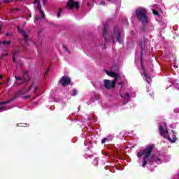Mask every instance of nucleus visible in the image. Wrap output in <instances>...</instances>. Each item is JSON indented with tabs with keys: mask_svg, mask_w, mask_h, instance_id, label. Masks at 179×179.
Here are the masks:
<instances>
[{
	"mask_svg": "<svg viewBox=\"0 0 179 179\" xmlns=\"http://www.w3.org/2000/svg\"><path fill=\"white\" fill-rule=\"evenodd\" d=\"M153 149H155V144H152L145 149L141 150L138 152L137 157L138 158L142 157V156H143L144 155L142 167H146L148 162V163H150V164H152L153 162H155V163H159V162H161L162 159L155 155L150 157V155H152V152H153Z\"/></svg>",
	"mask_w": 179,
	"mask_h": 179,
	"instance_id": "f257e3e1",
	"label": "nucleus"
},
{
	"mask_svg": "<svg viewBox=\"0 0 179 179\" xmlns=\"http://www.w3.org/2000/svg\"><path fill=\"white\" fill-rule=\"evenodd\" d=\"M33 87H34V85L33 84H31L27 90H21L15 94V96L8 100L7 101L0 102V111H1V110H3L4 108L3 106H5V104H9V103H11V101H13V100H16L17 97H19L20 96L26 94V93H29V92H30L31 89H33Z\"/></svg>",
	"mask_w": 179,
	"mask_h": 179,
	"instance_id": "f03ea898",
	"label": "nucleus"
},
{
	"mask_svg": "<svg viewBox=\"0 0 179 179\" xmlns=\"http://www.w3.org/2000/svg\"><path fill=\"white\" fill-rule=\"evenodd\" d=\"M136 17L139 22L146 24L148 22V10L144 8H139L136 10Z\"/></svg>",
	"mask_w": 179,
	"mask_h": 179,
	"instance_id": "7ed1b4c3",
	"label": "nucleus"
},
{
	"mask_svg": "<svg viewBox=\"0 0 179 179\" xmlns=\"http://www.w3.org/2000/svg\"><path fill=\"white\" fill-rule=\"evenodd\" d=\"M115 38L119 44L122 43V41L121 40V32H120V28H118V26L117 25L114 26L113 32L110 37L113 44H115Z\"/></svg>",
	"mask_w": 179,
	"mask_h": 179,
	"instance_id": "20e7f679",
	"label": "nucleus"
},
{
	"mask_svg": "<svg viewBox=\"0 0 179 179\" xmlns=\"http://www.w3.org/2000/svg\"><path fill=\"white\" fill-rule=\"evenodd\" d=\"M80 6V3L79 1H75L73 0H69L66 4L67 9L73 10V8H76V10L79 9Z\"/></svg>",
	"mask_w": 179,
	"mask_h": 179,
	"instance_id": "39448f33",
	"label": "nucleus"
},
{
	"mask_svg": "<svg viewBox=\"0 0 179 179\" xmlns=\"http://www.w3.org/2000/svg\"><path fill=\"white\" fill-rule=\"evenodd\" d=\"M106 75H108V76H110V78H115V79L112 81V85L115 86V85H117V80H118V78H120V74L115 72L106 71Z\"/></svg>",
	"mask_w": 179,
	"mask_h": 179,
	"instance_id": "423d86ee",
	"label": "nucleus"
},
{
	"mask_svg": "<svg viewBox=\"0 0 179 179\" xmlns=\"http://www.w3.org/2000/svg\"><path fill=\"white\" fill-rule=\"evenodd\" d=\"M148 39L145 37H143L141 41L138 42V45L141 47V57L143 55V50L146 48V45L148 44Z\"/></svg>",
	"mask_w": 179,
	"mask_h": 179,
	"instance_id": "0eeeda50",
	"label": "nucleus"
},
{
	"mask_svg": "<svg viewBox=\"0 0 179 179\" xmlns=\"http://www.w3.org/2000/svg\"><path fill=\"white\" fill-rule=\"evenodd\" d=\"M59 82L60 85L63 86V87H66V86H69V85H71V80L69 76H64Z\"/></svg>",
	"mask_w": 179,
	"mask_h": 179,
	"instance_id": "6e6552de",
	"label": "nucleus"
},
{
	"mask_svg": "<svg viewBox=\"0 0 179 179\" xmlns=\"http://www.w3.org/2000/svg\"><path fill=\"white\" fill-rule=\"evenodd\" d=\"M108 24L105 23V24H103V29L102 36H103L104 40L107 43H110V41L107 39V33H108Z\"/></svg>",
	"mask_w": 179,
	"mask_h": 179,
	"instance_id": "1a4fd4ad",
	"label": "nucleus"
},
{
	"mask_svg": "<svg viewBox=\"0 0 179 179\" xmlns=\"http://www.w3.org/2000/svg\"><path fill=\"white\" fill-rule=\"evenodd\" d=\"M103 83H104L105 88L107 90H110V89H111V87L113 89H114V87H115V86L113 85V81H111L110 80H107V79L103 80Z\"/></svg>",
	"mask_w": 179,
	"mask_h": 179,
	"instance_id": "9d476101",
	"label": "nucleus"
},
{
	"mask_svg": "<svg viewBox=\"0 0 179 179\" xmlns=\"http://www.w3.org/2000/svg\"><path fill=\"white\" fill-rule=\"evenodd\" d=\"M159 132L161 134V136H163L164 138H169V132L166 130H164V127L163 126L159 127Z\"/></svg>",
	"mask_w": 179,
	"mask_h": 179,
	"instance_id": "9b49d317",
	"label": "nucleus"
},
{
	"mask_svg": "<svg viewBox=\"0 0 179 179\" xmlns=\"http://www.w3.org/2000/svg\"><path fill=\"white\" fill-rule=\"evenodd\" d=\"M21 50H15L13 52V64H16V57H19L20 55Z\"/></svg>",
	"mask_w": 179,
	"mask_h": 179,
	"instance_id": "f8f14e48",
	"label": "nucleus"
},
{
	"mask_svg": "<svg viewBox=\"0 0 179 179\" xmlns=\"http://www.w3.org/2000/svg\"><path fill=\"white\" fill-rule=\"evenodd\" d=\"M37 9L38 10H39L40 13L41 14L42 17L41 18L36 17V19L38 20V19H44L45 17V14L44 13V12L43 11V10H41V4L40 3V1H38V4L37 6Z\"/></svg>",
	"mask_w": 179,
	"mask_h": 179,
	"instance_id": "ddd939ff",
	"label": "nucleus"
},
{
	"mask_svg": "<svg viewBox=\"0 0 179 179\" xmlns=\"http://www.w3.org/2000/svg\"><path fill=\"white\" fill-rule=\"evenodd\" d=\"M17 30L20 34H22V36H24V38H27V37H29V35H27L24 30L20 29V27H17Z\"/></svg>",
	"mask_w": 179,
	"mask_h": 179,
	"instance_id": "4468645a",
	"label": "nucleus"
},
{
	"mask_svg": "<svg viewBox=\"0 0 179 179\" xmlns=\"http://www.w3.org/2000/svg\"><path fill=\"white\" fill-rule=\"evenodd\" d=\"M165 139H167V141H169L171 143H175V142L177 141V136H176V135L173 134L172 135V138L168 136V138Z\"/></svg>",
	"mask_w": 179,
	"mask_h": 179,
	"instance_id": "2eb2a0df",
	"label": "nucleus"
},
{
	"mask_svg": "<svg viewBox=\"0 0 179 179\" xmlns=\"http://www.w3.org/2000/svg\"><path fill=\"white\" fill-rule=\"evenodd\" d=\"M145 80L148 83H152V78L148 75V73H144Z\"/></svg>",
	"mask_w": 179,
	"mask_h": 179,
	"instance_id": "dca6fc26",
	"label": "nucleus"
},
{
	"mask_svg": "<svg viewBox=\"0 0 179 179\" xmlns=\"http://www.w3.org/2000/svg\"><path fill=\"white\" fill-rule=\"evenodd\" d=\"M129 99H131V96L129 95V94L126 93L124 95V99L126 100V101L123 104H127V103L129 101Z\"/></svg>",
	"mask_w": 179,
	"mask_h": 179,
	"instance_id": "f3484780",
	"label": "nucleus"
},
{
	"mask_svg": "<svg viewBox=\"0 0 179 179\" xmlns=\"http://www.w3.org/2000/svg\"><path fill=\"white\" fill-rule=\"evenodd\" d=\"M140 62H141V69L143 71V73L145 75V73H146V71L145 70V68L143 67V62L142 61V55H141Z\"/></svg>",
	"mask_w": 179,
	"mask_h": 179,
	"instance_id": "a211bd4d",
	"label": "nucleus"
},
{
	"mask_svg": "<svg viewBox=\"0 0 179 179\" xmlns=\"http://www.w3.org/2000/svg\"><path fill=\"white\" fill-rule=\"evenodd\" d=\"M142 24H143V26L141 27V31H143V32H145L146 31V26H148V22L147 21L146 24L142 23Z\"/></svg>",
	"mask_w": 179,
	"mask_h": 179,
	"instance_id": "6ab92c4d",
	"label": "nucleus"
},
{
	"mask_svg": "<svg viewBox=\"0 0 179 179\" xmlns=\"http://www.w3.org/2000/svg\"><path fill=\"white\" fill-rule=\"evenodd\" d=\"M152 13L153 15H155V16H160V14L159 13V11L156 10H152Z\"/></svg>",
	"mask_w": 179,
	"mask_h": 179,
	"instance_id": "aec40b11",
	"label": "nucleus"
},
{
	"mask_svg": "<svg viewBox=\"0 0 179 179\" xmlns=\"http://www.w3.org/2000/svg\"><path fill=\"white\" fill-rule=\"evenodd\" d=\"M33 86H34V83H32ZM34 87V93H36V92H37V90H38V87H37V85H35Z\"/></svg>",
	"mask_w": 179,
	"mask_h": 179,
	"instance_id": "412c9836",
	"label": "nucleus"
},
{
	"mask_svg": "<svg viewBox=\"0 0 179 179\" xmlns=\"http://www.w3.org/2000/svg\"><path fill=\"white\" fill-rule=\"evenodd\" d=\"M61 13H62V8L59 9V11L57 13V17L58 18L61 17Z\"/></svg>",
	"mask_w": 179,
	"mask_h": 179,
	"instance_id": "4be33fe9",
	"label": "nucleus"
},
{
	"mask_svg": "<svg viewBox=\"0 0 179 179\" xmlns=\"http://www.w3.org/2000/svg\"><path fill=\"white\" fill-rule=\"evenodd\" d=\"M10 43H12V41H4L3 42V45H6V44H7V45H9L10 44Z\"/></svg>",
	"mask_w": 179,
	"mask_h": 179,
	"instance_id": "5701e85b",
	"label": "nucleus"
},
{
	"mask_svg": "<svg viewBox=\"0 0 179 179\" xmlns=\"http://www.w3.org/2000/svg\"><path fill=\"white\" fill-rule=\"evenodd\" d=\"M12 36H13V33H12V32L6 33V37H12Z\"/></svg>",
	"mask_w": 179,
	"mask_h": 179,
	"instance_id": "b1692460",
	"label": "nucleus"
},
{
	"mask_svg": "<svg viewBox=\"0 0 179 179\" xmlns=\"http://www.w3.org/2000/svg\"><path fill=\"white\" fill-rule=\"evenodd\" d=\"M15 10L19 11V10H20V8H11L10 9V12H12V13L15 12Z\"/></svg>",
	"mask_w": 179,
	"mask_h": 179,
	"instance_id": "393cba45",
	"label": "nucleus"
},
{
	"mask_svg": "<svg viewBox=\"0 0 179 179\" xmlns=\"http://www.w3.org/2000/svg\"><path fill=\"white\" fill-rule=\"evenodd\" d=\"M49 72H50V69H47L46 71L43 74L44 78H45V76H47V75H48Z\"/></svg>",
	"mask_w": 179,
	"mask_h": 179,
	"instance_id": "a878e982",
	"label": "nucleus"
},
{
	"mask_svg": "<svg viewBox=\"0 0 179 179\" xmlns=\"http://www.w3.org/2000/svg\"><path fill=\"white\" fill-rule=\"evenodd\" d=\"M78 94V92L76 90H73V94L72 96H76Z\"/></svg>",
	"mask_w": 179,
	"mask_h": 179,
	"instance_id": "bb28decb",
	"label": "nucleus"
},
{
	"mask_svg": "<svg viewBox=\"0 0 179 179\" xmlns=\"http://www.w3.org/2000/svg\"><path fill=\"white\" fill-rule=\"evenodd\" d=\"M107 141H108V138H103L101 141V143H106V142H107Z\"/></svg>",
	"mask_w": 179,
	"mask_h": 179,
	"instance_id": "cd10ccee",
	"label": "nucleus"
},
{
	"mask_svg": "<svg viewBox=\"0 0 179 179\" xmlns=\"http://www.w3.org/2000/svg\"><path fill=\"white\" fill-rule=\"evenodd\" d=\"M16 80H22V76H15V77Z\"/></svg>",
	"mask_w": 179,
	"mask_h": 179,
	"instance_id": "c85d7f7f",
	"label": "nucleus"
},
{
	"mask_svg": "<svg viewBox=\"0 0 179 179\" xmlns=\"http://www.w3.org/2000/svg\"><path fill=\"white\" fill-rule=\"evenodd\" d=\"M100 99V95L97 94L95 96V100H99Z\"/></svg>",
	"mask_w": 179,
	"mask_h": 179,
	"instance_id": "c756f323",
	"label": "nucleus"
},
{
	"mask_svg": "<svg viewBox=\"0 0 179 179\" xmlns=\"http://www.w3.org/2000/svg\"><path fill=\"white\" fill-rule=\"evenodd\" d=\"M64 50L66 51V52H69V49H68V47L64 46Z\"/></svg>",
	"mask_w": 179,
	"mask_h": 179,
	"instance_id": "7c9ffc66",
	"label": "nucleus"
},
{
	"mask_svg": "<svg viewBox=\"0 0 179 179\" xmlns=\"http://www.w3.org/2000/svg\"><path fill=\"white\" fill-rule=\"evenodd\" d=\"M5 55L8 56V53H2L1 54V58H3V57H5Z\"/></svg>",
	"mask_w": 179,
	"mask_h": 179,
	"instance_id": "2f4dec72",
	"label": "nucleus"
},
{
	"mask_svg": "<svg viewBox=\"0 0 179 179\" xmlns=\"http://www.w3.org/2000/svg\"><path fill=\"white\" fill-rule=\"evenodd\" d=\"M100 5H103L104 6V5H106V1H101Z\"/></svg>",
	"mask_w": 179,
	"mask_h": 179,
	"instance_id": "473e14b6",
	"label": "nucleus"
},
{
	"mask_svg": "<svg viewBox=\"0 0 179 179\" xmlns=\"http://www.w3.org/2000/svg\"><path fill=\"white\" fill-rule=\"evenodd\" d=\"M19 125H20V127H24V125H23V123L17 124V127H19Z\"/></svg>",
	"mask_w": 179,
	"mask_h": 179,
	"instance_id": "72a5a7b5",
	"label": "nucleus"
},
{
	"mask_svg": "<svg viewBox=\"0 0 179 179\" xmlns=\"http://www.w3.org/2000/svg\"><path fill=\"white\" fill-rule=\"evenodd\" d=\"M3 2L4 3H9L10 1H9V0H4Z\"/></svg>",
	"mask_w": 179,
	"mask_h": 179,
	"instance_id": "f704fd0d",
	"label": "nucleus"
},
{
	"mask_svg": "<svg viewBox=\"0 0 179 179\" xmlns=\"http://www.w3.org/2000/svg\"><path fill=\"white\" fill-rule=\"evenodd\" d=\"M24 99H30V95H27V96H24Z\"/></svg>",
	"mask_w": 179,
	"mask_h": 179,
	"instance_id": "c9c22d12",
	"label": "nucleus"
},
{
	"mask_svg": "<svg viewBox=\"0 0 179 179\" xmlns=\"http://www.w3.org/2000/svg\"><path fill=\"white\" fill-rule=\"evenodd\" d=\"M24 75L28 76V75H29V71H25V72L24 73Z\"/></svg>",
	"mask_w": 179,
	"mask_h": 179,
	"instance_id": "e433bc0d",
	"label": "nucleus"
},
{
	"mask_svg": "<svg viewBox=\"0 0 179 179\" xmlns=\"http://www.w3.org/2000/svg\"><path fill=\"white\" fill-rule=\"evenodd\" d=\"M43 6H45V2H47V0H43Z\"/></svg>",
	"mask_w": 179,
	"mask_h": 179,
	"instance_id": "4c0bfd02",
	"label": "nucleus"
},
{
	"mask_svg": "<svg viewBox=\"0 0 179 179\" xmlns=\"http://www.w3.org/2000/svg\"><path fill=\"white\" fill-rule=\"evenodd\" d=\"M24 41L26 43H27V41H28L27 38H24Z\"/></svg>",
	"mask_w": 179,
	"mask_h": 179,
	"instance_id": "58836bf2",
	"label": "nucleus"
},
{
	"mask_svg": "<svg viewBox=\"0 0 179 179\" xmlns=\"http://www.w3.org/2000/svg\"><path fill=\"white\" fill-rule=\"evenodd\" d=\"M119 85H120V86H121V87H122L124 83H120Z\"/></svg>",
	"mask_w": 179,
	"mask_h": 179,
	"instance_id": "ea45409f",
	"label": "nucleus"
},
{
	"mask_svg": "<svg viewBox=\"0 0 179 179\" xmlns=\"http://www.w3.org/2000/svg\"><path fill=\"white\" fill-rule=\"evenodd\" d=\"M38 2H40V0H35L34 1V3H38Z\"/></svg>",
	"mask_w": 179,
	"mask_h": 179,
	"instance_id": "a19ab883",
	"label": "nucleus"
},
{
	"mask_svg": "<svg viewBox=\"0 0 179 179\" xmlns=\"http://www.w3.org/2000/svg\"><path fill=\"white\" fill-rule=\"evenodd\" d=\"M10 80V78L8 77L7 82H9Z\"/></svg>",
	"mask_w": 179,
	"mask_h": 179,
	"instance_id": "79ce46f5",
	"label": "nucleus"
},
{
	"mask_svg": "<svg viewBox=\"0 0 179 179\" xmlns=\"http://www.w3.org/2000/svg\"><path fill=\"white\" fill-rule=\"evenodd\" d=\"M2 78H3V76L2 75H0V79H2Z\"/></svg>",
	"mask_w": 179,
	"mask_h": 179,
	"instance_id": "37998d69",
	"label": "nucleus"
},
{
	"mask_svg": "<svg viewBox=\"0 0 179 179\" xmlns=\"http://www.w3.org/2000/svg\"><path fill=\"white\" fill-rule=\"evenodd\" d=\"M24 126L27 125V123H24Z\"/></svg>",
	"mask_w": 179,
	"mask_h": 179,
	"instance_id": "c03bdc74",
	"label": "nucleus"
},
{
	"mask_svg": "<svg viewBox=\"0 0 179 179\" xmlns=\"http://www.w3.org/2000/svg\"><path fill=\"white\" fill-rule=\"evenodd\" d=\"M1 30H2V27H0V31H1Z\"/></svg>",
	"mask_w": 179,
	"mask_h": 179,
	"instance_id": "a18cd8bd",
	"label": "nucleus"
},
{
	"mask_svg": "<svg viewBox=\"0 0 179 179\" xmlns=\"http://www.w3.org/2000/svg\"><path fill=\"white\" fill-rule=\"evenodd\" d=\"M1 44H2V41H0V45H1Z\"/></svg>",
	"mask_w": 179,
	"mask_h": 179,
	"instance_id": "49530a36",
	"label": "nucleus"
},
{
	"mask_svg": "<svg viewBox=\"0 0 179 179\" xmlns=\"http://www.w3.org/2000/svg\"><path fill=\"white\" fill-rule=\"evenodd\" d=\"M40 33H41L40 31H39V32H38V35H40Z\"/></svg>",
	"mask_w": 179,
	"mask_h": 179,
	"instance_id": "de8ad7c7",
	"label": "nucleus"
},
{
	"mask_svg": "<svg viewBox=\"0 0 179 179\" xmlns=\"http://www.w3.org/2000/svg\"><path fill=\"white\" fill-rule=\"evenodd\" d=\"M28 80H30V78H28Z\"/></svg>",
	"mask_w": 179,
	"mask_h": 179,
	"instance_id": "09e8293b",
	"label": "nucleus"
},
{
	"mask_svg": "<svg viewBox=\"0 0 179 179\" xmlns=\"http://www.w3.org/2000/svg\"><path fill=\"white\" fill-rule=\"evenodd\" d=\"M16 1H22V0H16Z\"/></svg>",
	"mask_w": 179,
	"mask_h": 179,
	"instance_id": "8fccbe9b",
	"label": "nucleus"
},
{
	"mask_svg": "<svg viewBox=\"0 0 179 179\" xmlns=\"http://www.w3.org/2000/svg\"><path fill=\"white\" fill-rule=\"evenodd\" d=\"M121 97H124V96H122V95H121Z\"/></svg>",
	"mask_w": 179,
	"mask_h": 179,
	"instance_id": "3c124183",
	"label": "nucleus"
},
{
	"mask_svg": "<svg viewBox=\"0 0 179 179\" xmlns=\"http://www.w3.org/2000/svg\"><path fill=\"white\" fill-rule=\"evenodd\" d=\"M2 85V83H0V85Z\"/></svg>",
	"mask_w": 179,
	"mask_h": 179,
	"instance_id": "603ef678",
	"label": "nucleus"
},
{
	"mask_svg": "<svg viewBox=\"0 0 179 179\" xmlns=\"http://www.w3.org/2000/svg\"><path fill=\"white\" fill-rule=\"evenodd\" d=\"M108 1H110V0H108Z\"/></svg>",
	"mask_w": 179,
	"mask_h": 179,
	"instance_id": "864d4df0",
	"label": "nucleus"
}]
</instances>
